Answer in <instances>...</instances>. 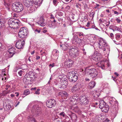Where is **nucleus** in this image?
<instances>
[{
    "instance_id": "53",
    "label": "nucleus",
    "mask_w": 122,
    "mask_h": 122,
    "mask_svg": "<svg viewBox=\"0 0 122 122\" xmlns=\"http://www.w3.org/2000/svg\"><path fill=\"white\" fill-rule=\"evenodd\" d=\"M50 18L51 19H54V17L52 15V14H51L50 15Z\"/></svg>"
},
{
    "instance_id": "16",
    "label": "nucleus",
    "mask_w": 122,
    "mask_h": 122,
    "mask_svg": "<svg viewBox=\"0 0 122 122\" xmlns=\"http://www.w3.org/2000/svg\"><path fill=\"white\" fill-rule=\"evenodd\" d=\"M58 95L59 96H60V97H63L64 98H62V99H66L67 97L68 96L67 92L64 91L59 92L58 93Z\"/></svg>"
},
{
    "instance_id": "9",
    "label": "nucleus",
    "mask_w": 122,
    "mask_h": 122,
    "mask_svg": "<svg viewBox=\"0 0 122 122\" xmlns=\"http://www.w3.org/2000/svg\"><path fill=\"white\" fill-rule=\"evenodd\" d=\"M78 52L76 49L71 48L69 50V54L71 57L75 58L78 55Z\"/></svg>"
},
{
    "instance_id": "57",
    "label": "nucleus",
    "mask_w": 122,
    "mask_h": 122,
    "mask_svg": "<svg viewBox=\"0 0 122 122\" xmlns=\"http://www.w3.org/2000/svg\"><path fill=\"white\" fill-rule=\"evenodd\" d=\"M13 17H17V14L15 13H14L13 15Z\"/></svg>"
},
{
    "instance_id": "4",
    "label": "nucleus",
    "mask_w": 122,
    "mask_h": 122,
    "mask_svg": "<svg viewBox=\"0 0 122 122\" xmlns=\"http://www.w3.org/2000/svg\"><path fill=\"white\" fill-rule=\"evenodd\" d=\"M12 10L17 12H20L23 9V7L22 4L20 2L13 3L12 5Z\"/></svg>"
},
{
    "instance_id": "49",
    "label": "nucleus",
    "mask_w": 122,
    "mask_h": 122,
    "mask_svg": "<svg viewBox=\"0 0 122 122\" xmlns=\"http://www.w3.org/2000/svg\"><path fill=\"white\" fill-rule=\"evenodd\" d=\"M110 37L112 39L114 37V35L112 33H111L110 34Z\"/></svg>"
},
{
    "instance_id": "8",
    "label": "nucleus",
    "mask_w": 122,
    "mask_h": 122,
    "mask_svg": "<svg viewBox=\"0 0 122 122\" xmlns=\"http://www.w3.org/2000/svg\"><path fill=\"white\" fill-rule=\"evenodd\" d=\"M25 39H20L18 40L16 43V47L18 49H22L25 44Z\"/></svg>"
},
{
    "instance_id": "32",
    "label": "nucleus",
    "mask_w": 122,
    "mask_h": 122,
    "mask_svg": "<svg viewBox=\"0 0 122 122\" xmlns=\"http://www.w3.org/2000/svg\"><path fill=\"white\" fill-rule=\"evenodd\" d=\"M79 88L77 86V85H76L74 86L72 88V90H73V91L75 92L76 91V90H78Z\"/></svg>"
},
{
    "instance_id": "59",
    "label": "nucleus",
    "mask_w": 122,
    "mask_h": 122,
    "mask_svg": "<svg viewBox=\"0 0 122 122\" xmlns=\"http://www.w3.org/2000/svg\"><path fill=\"white\" fill-rule=\"evenodd\" d=\"M107 24L106 25V26H108L110 24V22L109 21H108L107 22Z\"/></svg>"
},
{
    "instance_id": "19",
    "label": "nucleus",
    "mask_w": 122,
    "mask_h": 122,
    "mask_svg": "<svg viewBox=\"0 0 122 122\" xmlns=\"http://www.w3.org/2000/svg\"><path fill=\"white\" fill-rule=\"evenodd\" d=\"M96 83L94 81L90 82L89 83L88 88L89 89H91L94 87L96 85Z\"/></svg>"
},
{
    "instance_id": "61",
    "label": "nucleus",
    "mask_w": 122,
    "mask_h": 122,
    "mask_svg": "<svg viewBox=\"0 0 122 122\" xmlns=\"http://www.w3.org/2000/svg\"><path fill=\"white\" fill-rule=\"evenodd\" d=\"M51 23V25H49V26L51 28H53V27L52 25V23Z\"/></svg>"
},
{
    "instance_id": "1",
    "label": "nucleus",
    "mask_w": 122,
    "mask_h": 122,
    "mask_svg": "<svg viewBox=\"0 0 122 122\" xmlns=\"http://www.w3.org/2000/svg\"><path fill=\"white\" fill-rule=\"evenodd\" d=\"M85 74L88 76H92L93 80H95L96 78L98 73L97 71L94 68L90 69L88 66L85 68L84 71Z\"/></svg>"
},
{
    "instance_id": "30",
    "label": "nucleus",
    "mask_w": 122,
    "mask_h": 122,
    "mask_svg": "<svg viewBox=\"0 0 122 122\" xmlns=\"http://www.w3.org/2000/svg\"><path fill=\"white\" fill-rule=\"evenodd\" d=\"M113 101V100H111L110 101V103L111 104H115V105H118V102L116 100L115 101Z\"/></svg>"
},
{
    "instance_id": "14",
    "label": "nucleus",
    "mask_w": 122,
    "mask_h": 122,
    "mask_svg": "<svg viewBox=\"0 0 122 122\" xmlns=\"http://www.w3.org/2000/svg\"><path fill=\"white\" fill-rule=\"evenodd\" d=\"M73 42H75L76 43L80 44L82 42V39L79 38L77 36H74L73 37Z\"/></svg>"
},
{
    "instance_id": "60",
    "label": "nucleus",
    "mask_w": 122,
    "mask_h": 122,
    "mask_svg": "<svg viewBox=\"0 0 122 122\" xmlns=\"http://www.w3.org/2000/svg\"><path fill=\"white\" fill-rule=\"evenodd\" d=\"M112 78H113V80L114 81H115V79H116V78L115 77H113V76H112Z\"/></svg>"
},
{
    "instance_id": "38",
    "label": "nucleus",
    "mask_w": 122,
    "mask_h": 122,
    "mask_svg": "<svg viewBox=\"0 0 122 122\" xmlns=\"http://www.w3.org/2000/svg\"><path fill=\"white\" fill-rule=\"evenodd\" d=\"M113 28L115 29L116 30H119L120 29L118 27H117L116 26H113Z\"/></svg>"
},
{
    "instance_id": "20",
    "label": "nucleus",
    "mask_w": 122,
    "mask_h": 122,
    "mask_svg": "<svg viewBox=\"0 0 122 122\" xmlns=\"http://www.w3.org/2000/svg\"><path fill=\"white\" fill-rule=\"evenodd\" d=\"M99 107L101 109L103 108L105 105H106V103L104 100H102L99 101Z\"/></svg>"
},
{
    "instance_id": "58",
    "label": "nucleus",
    "mask_w": 122,
    "mask_h": 122,
    "mask_svg": "<svg viewBox=\"0 0 122 122\" xmlns=\"http://www.w3.org/2000/svg\"><path fill=\"white\" fill-rule=\"evenodd\" d=\"M112 28H113V26H110L109 27L110 29L114 31V30L112 29Z\"/></svg>"
},
{
    "instance_id": "37",
    "label": "nucleus",
    "mask_w": 122,
    "mask_h": 122,
    "mask_svg": "<svg viewBox=\"0 0 122 122\" xmlns=\"http://www.w3.org/2000/svg\"><path fill=\"white\" fill-rule=\"evenodd\" d=\"M59 115L61 116H62L63 117H64L65 115V113L64 112H61L60 113L58 114Z\"/></svg>"
},
{
    "instance_id": "45",
    "label": "nucleus",
    "mask_w": 122,
    "mask_h": 122,
    "mask_svg": "<svg viewBox=\"0 0 122 122\" xmlns=\"http://www.w3.org/2000/svg\"><path fill=\"white\" fill-rule=\"evenodd\" d=\"M57 14L59 16H62L63 13L61 12H59L57 13Z\"/></svg>"
},
{
    "instance_id": "52",
    "label": "nucleus",
    "mask_w": 122,
    "mask_h": 122,
    "mask_svg": "<svg viewBox=\"0 0 122 122\" xmlns=\"http://www.w3.org/2000/svg\"><path fill=\"white\" fill-rule=\"evenodd\" d=\"M3 46H2L1 43L0 42V51L1 49H2Z\"/></svg>"
},
{
    "instance_id": "54",
    "label": "nucleus",
    "mask_w": 122,
    "mask_h": 122,
    "mask_svg": "<svg viewBox=\"0 0 122 122\" xmlns=\"http://www.w3.org/2000/svg\"><path fill=\"white\" fill-rule=\"evenodd\" d=\"M99 5L97 4L96 6L94 7L95 8V9L98 8V7L99 6Z\"/></svg>"
},
{
    "instance_id": "36",
    "label": "nucleus",
    "mask_w": 122,
    "mask_h": 122,
    "mask_svg": "<svg viewBox=\"0 0 122 122\" xmlns=\"http://www.w3.org/2000/svg\"><path fill=\"white\" fill-rule=\"evenodd\" d=\"M78 96V95L77 94H74L73 96L72 97V98H72L73 99H76V98Z\"/></svg>"
},
{
    "instance_id": "11",
    "label": "nucleus",
    "mask_w": 122,
    "mask_h": 122,
    "mask_svg": "<svg viewBox=\"0 0 122 122\" xmlns=\"http://www.w3.org/2000/svg\"><path fill=\"white\" fill-rule=\"evenodd\" d=\"M47 107L51 108L56 104L55 100H48L46 103Z\"/></svg>"
},
{
    "instance_id": "7",
    "label": "nucleus",
    "mask_w": 122,
    "mask_h": 122,
    "mask_svg": "<svg viewBox=\"0 0 122 122\" xmlns=\"http://www.w3.org/2000/svg\"><path fill=\"white\" fill-rule=\"evenodd\" d=\"M70 75L69 76V79L71 81L75 82L78 79V74L77 73L72 71L69 72Z\"/></svg>"
},
{
    "instance_id": "39",
    "label": "nucleus",
    "mask_w": 122,
    "mask_h": 122,
    "mask_svg": "<svg viewBox=\"0 0 122 122\" xmlns=\"http://www.w3.org/2000/svg\"><path fill=\"white\" fill-rule=\"evenodd\" d=\"M40 91V89H37V90L34 93L36 94H39L40 93L39 91Z\"/></svg>"
},
{
    "instance_id": "10",
    "label": "nucleus",
    "mask_w": 122,
    "mask_h": 122,
    "mask_svg": "<svg viewBox=\"0 0 122 122\" xmlns=\"http://www.w3.org/2000/svg\"><path fill=\"white\" fill-rule=\"evenodd\" d=\"M74 64V62L70 59H68L64 63V66L66 68H69L71 67Z\"/></svg>"
},
{
    "instance_id": "41",
    "label": "nucleus",
    "mask_w": 122,
    "mask_h": 122,
    "mask_svg": "<svg viewBox=\"0 0 122 122\" xmlns=\"http://www.w3.org/2000/svg\"><path fill=\"white\" fill-rule=\"evenodd\" d=\"M4 22L2 21L0 19V27L4 25Z\"/></svg>"
},
{
    "instance_id": "42",
    "label": "nucleus",
    "mask_w": 122,
    "mask_h": 122,
    "mask_svg": "<svg viewBox=\"0 0 122 122\" xmlns=\"http://www.w3.org/2000/svg\"><path fill=\"white\" fill-rule=\"evenodd\" d=\"M51 90H52L54 92H56L58 91V90L57 89H56L55 87H52L51 88Z\"/></svg>"
},
{
    "instance_id": "51",
    "label": "nucleus",
    "mask_w": 122,
    "mask_h": 122,
    "mask_svg": "<svg viewBox=\"0 0 122 122\" xmlns=\"http://www.w3.org/2000/svg\"><path fill=\"white\" fill-rule=\"evenodd\" d=\"M54 63H53L52 64H50L49 65V66H51L52 67H53L54 66Z\"/></svg>"
},
{
    "instance_id": "55",
    "label": "nucleus",
    "mask_w": 122,
    "mask_h": 122,
    "mask_svg": "<svg viewBox=\"0 0 122 122\" xmlns=\"http://www.w3.org/2000/svg\"><path fill=\"white\" fill-rule=\"evenodd\" d=\"M90 24V23L89 22H88L87 23V25H86V26L87 27L89 26Z\"/></svg>"
},
{
    "instance_id": "43",
    "label": "nucleus",
    "mask_w": 122,
    "mask_h": 122,
    "mask_svg": "<svg viewBox=\"0 0 122 122\" xmlns=\"http://www.w3.org/2000/svg\"><path fill=\"white\" fill-rule=\"evenodd\" d=\"M53 3L54 5L55 6H56L57 3V0H53Z\"/></svg>"
},
{
    "instance_id": "3",
    "label": "nucleus",
    "mask_w": 122,
    "mask_h": 122,
    "mask_svg": "<svg viewBox=\"0 0 122 122\" xmlns=\"http://www.w3.org/2000/svg\"><path fill=\"white\" fill-rule=\"evenodd\" d=\"M43 1V0H23V3L25 6L28 7L31 6L33 1L35 3V5L39 6Z\"/></svg>"
},
{
    "instance_id": "6",
    "label": "nucleus",
    "mask_w": 122,
    "mask_h": 122,
    "mask_svg": "<svg viewBox=\"0 0 122 122\" xmlns=\"http://www.w3.org/2000/svg\"><path fill=\"white\" fill-rule=\"evenodd\" d=\"M19 23V20L13 18H10L8 21V24L9 27L12 28H15V25H18Z\"/></svg>"
},
{
    "instance_id": "64",
    "label": "nucleus",
    "mask_w": 122,
    "mask_h": 122,
    "mask_svg": "<svg viewBox=\"0 0 122 122\" xmlns=\"http://www.w3.org/2000/svg\"><path fill=\"white\" fill-rule=\"evenodd\" d=\"M114 74L117 76H119V74L117 72H115Z\"/></svg>"
},
{
    "instance_id": "44",
    "label": "nucleus",
    "mask_w": 122,
    "mask_h": 122,
    "mask_svg": "<svg viewBox=\"0 0 122 122\" xmlns=\"http://www.w3.org/2000/svg\"><path fill=\"white\" fill-rule=\"evenodd\" d=\"M26 77H27V80L28 82L31 81H33L31 79L30 77L29 76H27Z\"/></svg>"
},
{
    "instance_id": "18",
    "label": "nucleus",
    "mask_w": 122,
    "mask_h": 122,
    "mask_svg": "<svg viewBox=\"0 0 122 122\" xmlns=\"http://www.w3.org/2000/svg\"><path fill=\"white\" fill-rule=\"evenodd\" d=\"M64 79H63L61 80L62 82H61L62 83V87H63V89H65L66 87V86L68 84V80L67 79L64 80Z\"/></svg>"
},
{
    "instance_id": "40",
    "label": "nucleus",
    "mask_w": 122,
    "mask_h": 122,
    "mask_svg": "<svg viewBox=\"0 0 122 122\" xmlns=\"http://www.w3.org/2000/svg\"><path fill=\"white\" fill-rule=\"evenodd\" d=\"M120 37V35L119 34H116V38L117 40H119Z\"/></svg>"
},
{
    "instance_id": "48",
    "label": "nucleus",
    "mask_w": 122,
    "mask_h": 122,
    "mask_svg": "<svg viewBox=\"0 0 122 122\" xmlns=\"http://www.w3.org/2000/svg\"><path fill=\"white\" fill-rule=\"evenodd\" d=\"M84 7L85 9H88V6L86 4H85L84 5Z\"/></svg>"
},
{
    "instance_id": "24",
    "label": "nucleus",
    "mask_w": 122,
    "mask_h": 122,
    "mask_svg": "<svg viewBox=\"0 0 122 122\" xmlns=\"http://www.w3.org/2000/svg\"><path fill=\"white\" fill-rule=\"evenodd\" d=\"M61 48L63 50H67L68 47H69V46L68 44H65L61 45Z\"/></svg>"
},
{
    "instance_id": "23",
    "label": "nucleus",
    "mask_w": 122,
    "mask_h": 122,
    "mask_svg": "<svg viewBox=\"0 0 122 122\" xmlns=\"http://www.w3.org/2000/svg\"><path fill=\"white\" fill-rule=\"evenodd\" d=\"M109 106L107 105L104 107L103 108L101 109L102 111L104 112H107L109 111Z\"/></svg>"
},
{
    "instance_id": "62",
    "label": "nucleus",
    "mask_w": 122,
    "mask_h": 122,
    "mask_svg": "<svg viewBox=\"0 0 122 122\" xmlns=\"http://www.w3.org/2000/svg\"><path fill=\"white\" fill-rule=\"evenodd\" d=\"M40 56H36V59L37 60L40 59Z\"/></svg>"
},
{
    "instance_id": "28",
    "label": "nucleus",
    "mask_w": 122,
    "mask_h": 122,
    "mask_svg": "<svg viewBox=\"0 0 122 122\" xmlns=\"http://www.w3.org/2000/svg\"><path fill=\"white\" fill-rule=\"evenodd\" d=\"M40 108L39 107L38 105H35L34 106L32 107V109H33V110H35L36 111H37V112L38 111V110H39Z\"/></svg>"
},
{
    "instance_id": "5",
    "label": "nucleus",
    "mask_w": 122,
    "mask_h": 122,
    "mask_svg": "<svg viewBox=\"0 0 122 122\" xmlns=\"http://www.w3.org/2000/svg\"><path fill=\"white\" fill-rule=\"evenodd\" d=\"M28 34V31L26 27L21 28L19 32V37L21 38L25 39L27 37Z\"/></svg>"
},
{
    "instance_id": "56",
    "label": "nucleus",
    "mask_w": 122,
    "mask_h": 122,
    "mask_svg": "<svg viewBox=\"0 0 122 122\" xmlns=\"http://www.w3.org/2000/svg\"><path fill=\"white\" fill-rule=\"evenodd\" d=\"M2 74H4V75H5V71H4V70H2Z\"/></svg>"
},
{
    "instance_id": "25",
    "label": "nucleus",
    "mask_w": 122,
    "mask_h": 122,
    "mask_svg": "<svg viewBox=\"0 0 122 122\" xmlns=\"http://www.w3.org/2000/svg\"><path fill=\"white\" fill-rule=\"evenodd\" d=\"M35 7L34 5H32L28 9V11L30 12H33L35 10Z\"/></svg>"
},
{
    "instance_id": "2",
    "label": "nucleus",
    "mask_w": 122,
    "mask_h": 122,
    "mask_svg": "<svg viewBox=\"0 0 122 122\" xmlns=\"http://www.w3.org/2000/svg\"><path fill=\"white\" fill-rule=\"evenodd\" d=\"M98 44L99 47L102 49L104 52L107 51V54L109 53L110 51V47L105 40L103 38L99 39Z\"/></svg>"
},
{
    "instance_id": "63",
    "label": "nucleus",
    "mask_w": 122,
    "mask_h": 122,
    "mask_svg": "<svg viewBox=\"0 0 122 122\" xmlns=\"http://www.w3.org/2000/svg\"><path fill=\"white\" fill-rule=\"evenodd\" d=\"M36 87H35L34 88H32L31 89V90H35L36 89Z\"/></svg>"
},
{
    "instance_id": "50",
    "label": "nucleus",
    "mask_w": 122,
    "mask_h": 122,
    "mask_svg": "<svg viewBox=\"0 0 122 122\" xmlns=\"http://www.w3.org/2000/svg\"><path fill=\"white\" fill-rule=\"evenodd\" d=\"M116 20L117 21V22L118 23H120L121 21V20L118 18L116 19Z\"/></svg>"
},
{
    "instance_id": "12",
    "label": "nucleus",
    "mask_w": 122,
    "mask_h": 122,
    "mask_svg": "<svg viewBox=\"0 0 122 122\" xmlns=\"http://www.w3.org/2000/svg\"><path fill=\"white\" fill-rule=\"evenodd\" d=\"M37 23L41 26H43L46 25V23L45 21V20L43 16H41L39 19L37 20Z\"/></svg>"
},
{
    "instance_id": "33",
    "label": "nucleus",
    "mask_w": 122,
    "mask_h": 122,
    "mask_svg": "<svg viewBox=\"0 0 122 122\" xmlns=\"http://www.w3.org/2000/svg\"><path fill=\"white\" fill-rule=\"evenodd\" d=\"M25 72V71L23 70L20 71L18 72V74L20 76H22V74H23Z\"/></svg>"
},
{
    "instance_id": "13",
    "label": "nucleus",
    "mask_w": 122,
    "mask_h": 122,
    "mask_svg": "<svg viewBox=\"0 0 122 122\" xmlns=\"http://www.w3.org/2000/svg\"><path fill=\"white\" fill-rule=\"evenodd\" d=\"M9 54L8 57H12L15 52V49L14 48H11L8 49Z\"/></svg>"
},
{
    "instance_id": "34",
    "label": "nucleus",
    "mask_w": 122,
    "mask_h": 122,
    "mask_svg": "<svg viewBox=\"0 0 122 122\" xmlns=\"http://www.w3.org/2000/svg\"><path fill=\"white\" fill-rule=\"evenodd\" d=\"M27 76H26V75L25 76V77L23 78V82L25 84H26L27 83V82H28V81L27 80Z\"/></svg>"
},
{
    "instance_id": "21",
    "label": "nucleus",
    "mask_w": 122,
    "mask_h": 122,
    "mask_svg": "<svg viewBox=\"0 0 122 122\" xmlns=\"http://www.w3.org/2000/svg\"><path fill=\"white\" fill-rule=\"evenodd\" d=\"M52 54L54 56V58H57L59 55V51L56 49L54 50L52 52Z\"/></svg>"
},
{
    "instance_id": "27",
    "label": "nucleus",
    "mask_w": 122,
    "mask_h": 122,
    "mask_svg": "<svg viewBox=\"0 0 122 122\" xmlns=\"http://www.w3.org/2000/svg\"><path fill=\"white\" fill-rule=\"evenodd\" d=\"M77 35L79 36V37L81 38H83L84 37V35L82 32H78L77 33Z\"/></svg>"
},
{
    "instance_id": "17",
    "label": "nucleus",
    "mask_w": 122,
    "mask_h": 122,
    "mask_svg": "<svg viewBox=\"0 0 122 122\" xmlns=\"http://www.w3.org/2000/svg\"><path fill=\"white\" fill-rule=\"evenodd\" d=\"M26 76L30 77L33 81L35 79L36 77L34 73L31 72L26 74Z\"/></svg>"
},
{
    "instance_id": "29",
    "label": "nucleus",
    "mask_w": 122,
    "mask_h": 122,
    "mask_svg": "<svg viewBox=\"0 0 122 122\" xmlns=\"http://www.w3.org/2000/svg\"><path fill=\"white\" fill-rule=\"evenodd\" d=\"M21 68L22 69V70H24L25 72L27 71L28 67L26 65H23L21 66Z\"/></svg>"
},
{
    "instance_id": "26",
    "label": "nucleus",
    "mask_w": 122,
    "mask_h": 122,
    "mask_svg": "<svg viewBox=\"0 0 122 122\" xmlns=\"http://www.w3.org/2000/svg\"><path fill=\"white\" fill-rule=\"evenodd\" d=\"M92 58L96 61H98L100 60V58L98 56H96L95 54L93 55L92 56Z\"/></svg>"
},
{
    "instance_id": "35",
    "label": "nucleus",
    "mask_w": 122,
    "mask_h": 122,
    "mask_svg": "<svg viewBox=\"0 0 122 122\" xmlns=\"http://www.w3.org/2000/svg\"><path fill=\"white\" fill-rule=\"evenodd\" d=\"M30 93V91L29 90L27 89L24 91V94L26 95L29 94Z\"/></svg>"
},
{
    "instance_id": "22",
    "label": "nucleus",
    "mask_w": 122,
    "mask_h": 122,
    "mask_svg": "<svg viewBox=\"0 0 122 122\" xmlns=\"http://www.w3.org/2000/svg\"><path fill=\"white\" fill-rule=\"evenodd\" d=\"M80 100V103L82 105H85L88 104L89 101L88 100Z\"/></svg>"
},
{
    "instance_id": "31",
    "label": "nucleus",
    "mask_w": 122,
    "mask_h": 122,
    "mask_svg": "<svg viewBox=\"0 0 122 122\" xmlns=\"http://www.w3.org/2000/svg\"><path fill=\"white\" fill-rule=\"evenodd\" d=\"M27 119L29 121H33L35 119L31 115L28 116Z\"/></svg>"
},
{
    "instance_id": "15",
    "label": "nucleus",
    "mask_w": 122,
    "mask_h": 122,
    "mask_svg": "<svg viewBox=\"0 0 122 122\" xmlns=\"http://www.w3.org/2000/svg\"><path fill=\"white\" fill-rule=\"evenodd\" d=\"M7 101L6 100H4L3 101V106L5 110H9L11 107V106L8 104L6 102Z\"/></svg>"
},
{
    "instance_id": "46",
    "label": "nucleus",
    "mask_w": 122,
    "mask_h": 122,
    "mask_svg": "<svg viewBox=\"0 0 122 122\" xmlns=\"http://www.w3.org/2000/svg\"><path fill=\"white\" fill-rule=\"evenodd\" d=\"M100 66L101 68L102 69H105V66L103 64H101Z\"/></svg>"
},
{
    "instance_id": "47",
    "label": "nucleus",
    "mask_w": 122,
    "mask_h": 122,
    "mask_svg": "<svg viewBox=\"0 0 122 122\" xmlns=\"http://www.w3.org/2000/svg\"><path fill=\"white\" fill-rule=\"evenodd\" d=\"M41 31L40 30H38V29H36L35 30V32H37L38 33H40Z\"/></svg>"
}]
</instances>
